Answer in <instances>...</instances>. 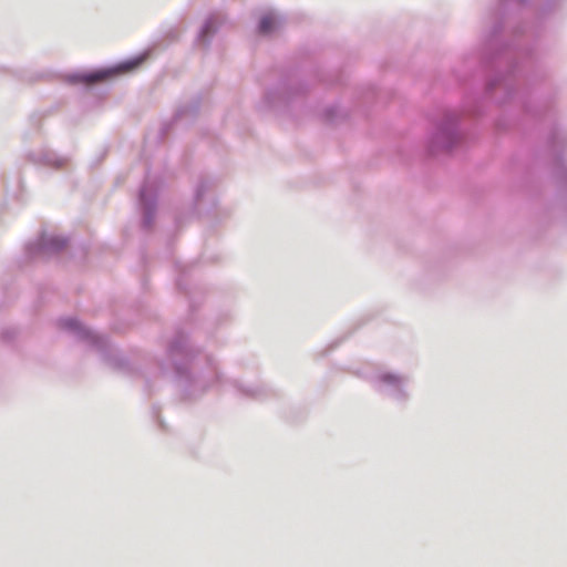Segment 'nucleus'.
Segmentation results:
<instances>
[{"label": "nucleus", "mask_w": 567, "mask_h": 567, "mask_svg": "<svg viewBox=\"0 0 567 567\" xmlns=\"http://www.w3.org/2000/svg\"><path fill=\"white\" fill-rule=\"evenodd\" d=\"M109 74H110V72H107V71H99V72L80 75L79 80L83 83L92 84V83L105 80L109 76Z\"/></svg>", "instance_id": "1"}, {"label": "nucleus", "mask_w": 567, "mask_h": 567, "mask_svg": "<svg viewBox=\"0 0 567 567\" xmlns=\"http://www.w3.org/2000/svg\"><path fill=\"white\" fill-rule=\"evenodd\" d=\"M276 25V19L271 14H266L260 19L259 31L264 34L269 33Z\"/></svg>", "instance_id": "2"}, {"label": "nucleus", "mask_w": 567, "mask_h": 567, "mask_svg": "<svg viewBox=\"0 0 567 567\" xmlns=\"http://www.w3.org/2000/svg\"><path fill=\"white\" fill-rule=\"evenodd\" d=\"M66 324H68V327H70V328H73V327H76V326H78V323H76L75 321H73V320L68 321V323H66Z\"/></svg>", "instance_id": "3"}]
</instances>
